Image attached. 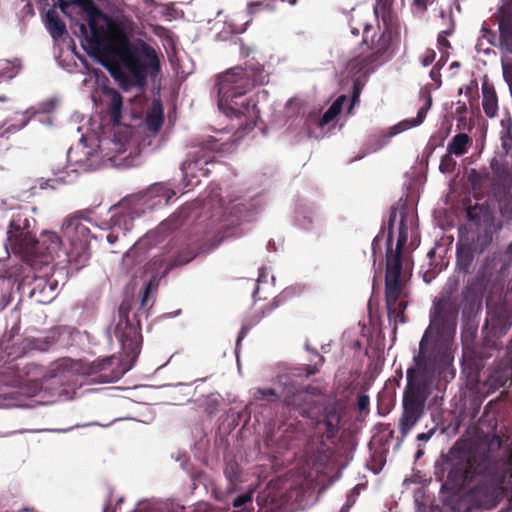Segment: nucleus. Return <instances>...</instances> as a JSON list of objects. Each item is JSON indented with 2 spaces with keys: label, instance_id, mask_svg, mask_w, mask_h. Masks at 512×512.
Listing matches in <instances>:
<instances>
[{
  "label": "nucleus",
  "instance_id": "nucleus-6",
  "mask_svg": "<svg viewBox=\"0 0 512 512\" xmlns=\"http://www.w3.org/2000/svg\"><path fill=\"white\" fill-rule=\"evenodd\" d=\"M176 195V191L168 183H157L150 186L145 192L122 200L109 210V219L103 220L98 227L108 231L106 240L114 244L125 237L134 226V220L146 211L168 204Z\"/></svg>",
  "mask_w": 512,
  "mask_h": 512
},
{
  "label": "nucleus",
  "instance_id": "nucleus-61",
  "mask_svg": "<svg viewBox=\"0 0 512 512\" xmlns=\"http://www.w3.org/2000/svg\"><path fill=\"white\" fill-rule=\"evenodd\" d=\"M75 48H76V45L72 42V47H71V49H72V52L76 55V53H75Z\"/></svg>",
  "mask_w": 512,
  "mask_h": 512
},
{
  "label": "nucleus",
  "instance_id": "nucleus-3",
  "mask_svg": "<svg viewBox=\"0 0 512 512\" xmlns=\"http://www.w3.org/2000/svg\"><path fill=\"white\" fill-rule=\"evenodd\" d=\"M90 219L84 211H77L64 217L60 231L66 242L52 230H42L35 239L30 231L27 218L17 215L7 231V241L14 252L30 254L31 268L68 264L75 269L85 266L90 258V243L97 236L91 233Z\"/></svg>",
  "mask_w": 512,
  "mask_h": 512
},
{
  "label": "nucleus",
  "instance_id": "nucleus-27",
  "mask_svg": "<svg viewBox=\"0 0 512 512\" xmlns=\"http://www.w3.org/2000/svg\"><path fill=\"white\" fill-rule=\"evenodd\" d=\"M483 94V110L489 118H493L498 110L497 95L493 87L488 85L482 86Z\"/></svg>",
  "mask_w": 512,
  "mask_h": 512
},
{
  "label": "nucleus",
  "instance_id": "nucleus-25",
  "mask_svg": "<svg viewBox=\"0 0 512 512\" xmlns=\"http://www.w3.org/2000/svg\"><path fill=\"white\" fill-rule=\"evenodd\" d=\"M25 119L21 123L20 128H25L27 125H31L33 128L37 126H50L53 124V117L49 113H36L34 107L27 109L25 113Z\"/></svg>",
  "mask_w": 512,
  "mask_h": 512
},
{
  "label": "nucleus",
  "instance_id": "nucleus-63",
  "mask_svg": "<svg viewBox=\"0 0 512 512\" xmlns=\"http://www.w3.org/2000/svg\"><path fill=\"white\" fill-rule=\"evenodd\" d=\"M297 0H290V5H295Z\"/></svg>",
  "mask_w": 512,
  "mask_h": 512
},
{
  "label": "nucleus",
  "instance_id": "nucleus-62",
  "mask_svg": "<svg viewBox=\"0 0 512 512\" xmlns=\"http://www.w3.org/2000/svg\"><path fill=\"white\" fill-rule=\"evenodd\" d=\"M422 454H423V452H422V451H418V452H417L416 457H417V458H420V457L422 456Z\"/></svg>",
  "mask_w": 512,
  "mask_h": 512
},
{
  "label": "nucleus",
  "instance_id": "nucleus-34",
  "mask_svg": "<svg viewBox=\"0 0 512 512\" xmlns=\"http://www.w3.org/2000/svg\"><path fill=\"white\" fill-rule=\"evenodd\" d=\"M21 70V63L19 59L5 60L0 64V78L11 80L18 75Z\"/></svg>",
  "mask_w": 512,
  "mask_h": 512
},
{
  "label": "nucleus",
  "instance_id": "nucleus-35",
  "mask_svg": "<svg viewBox=\"0 0 512 512\" xmlns=\"http://www.w3.org/2000/svg\"><path fill=\"white\" fill-rule=\"evenodd\" d=\"M400 131L401 130H396V131L395 130H389V131L378 130L377 131L378 133L372 135L374 142L369 144V150L371 152H374V151L381 149L383 146H385L388 143V141L393 136H395Z\"/></svg>",
  "mask_w": 512,
  "mask_h": 512
},
{
  "label": "nucleus",
  "instance_id": "nucleus-20",
  "mask_svg": "<svg viewBox=\"0 0 512 512\" xmlns=\"http://www.w3.org/2000/svg\"><path fill=\"white\" fill-rule=\"evenodd\" d=\"M44 26L52 39L57 41L67 36V27L65 22L60 18L55 7L49 8L45 12L43 19Z\"/></svg>",
  "mask_w": 512,
  "mask_h": 512
},
{
  "label": "nucleus",
  "instance_id": "nucleus-45",
  "mask_svg": "<svg viewBox=\"0 0 512 512\" xmlns=\"http://www.w3.org/2000/svg\"><path fill=\"white\" fill-rule=\"evenodd\" d=\"M269 278V271L265 268H261L259 270V276L257 278V284L260 285L262 283H266Z\"/></svg>",
  "mask_w": 512,
  "mask_h": 512
},
{
  "label": "nucleus",
  "instance_id": "nucleus-1",
  "mask_svg": "<svg viewBox=\"0 0 512 512\" xmlns=\"http://www.w3.org/2000/svg\"><path fill=\"white\" fill-rule=\"evenodd\" d=\"M459 307L449 299L434 301L430 322L413 355V367L407 370V387L403 396V413L399 431L405 438L420 420L427 389L432 379L450 365L456 351Z\"/></svg>",
  "mask_w": 512,
  "mask_h": 512
},
{
  "label": "nucleus",
  "instance_id": "nucleus-42",
  "mask_svg": "<svg viewBox=\"0 0 512 512\" xmlns=\"http://www.w3.org/2000/svg\"><path fill=\"white\" fill-rule=\"evenodd\" d=\"M475 49L477 53H483L485 55L495 54V51L491 47H484V40L481 37L477 40Z\"/></svg>",
  "mask_w": 512,
  "mask_h": 512
},
{
  "label": "nucleus",
  "instance_id": "nucleus-50",
  "mask_svg": "<svg viewBox=\"0 0 512 512\" xmlns=\"http://www.w3.org/2000/svg\"><path fill=\"white\" fill-rule=\"evenodd\" d=\"M413 4L420 9L425 10L426 9V0H414Z\"/></svg>",
  "mask_w": 512,
  "mask_h": 512
},
{
  "label": "nucleus",
  "instance_id": "nucleus-40",
  "mask_svg": "<svg viewBox=\"0 0 512 512\" xmlns=\"http://www.w3.org/2000/svg\"><path fill=\"white\" fill-rule=\"evenodd\" d=\"M435 58L436 52L433 49H427L421 60V63L424 67H428L434 62Z\"/></svg>",
  "mask_w": 512,
  "mask_h": 512
},
{
  "label": "nucleus",
  "instance_id": "nucleus-13",
  "mask_svg": "<svg viewBox=\"0 0 512 512\" xmlns=\"http://www.w3.org/2000/svg\"><path fill=\"white\" fill-rule=\"evenodd\" d=\"M83 14L84 22H76L78 31H74V34L80 39V45L88 57L93 58L97 56V45L99 44L96 22L104 19L105 14L93 0L85 7Z\"/></svg>",
  "mask_w": 512,
  "mask_h": 512
},
{
  "label": "nucleus",
  "instance_id": "nucleus-26",
  "mask_svg": "<svg viewBox=\"0 0 512 512\" xmlns=\"http://www.w3.org/2000/svg\"><path fill=\"white\" fill-rule=\"evenodd\" d=\"M164 109L160 100H154L145 117L146 128H162Z\"/></svg>",
  "mask_w": 512,
  "mask_h": 512
},
{
  "label": "nucleus",
  "instance_id": "nucleus-9",
  "mask_svg": "<svg viewBox=\"0 0 512 512\" xmlns=\"http://www.w3.org/2000/svg\"><path fill=\"white\" fill-rule=\"evenodd\" d=\"M108 333L110 339L112 340L114 337L121 348L119 366L112 369V366L118 360L111 356L98 360L95 369L102 373L101 380L103 382H114L132 368L140 353L142 337L138 327L129 321L128 314L123 306L120 307L119 319L113 332L109 331Z\"/></svg>",
  "mask_w": 512,
  "mask_h": 512
},
{
  "label": "nucleus",
  "instance_id": "nucleus-43",
  "mask_svg": "<svg viewBox=\"0 0 512 512\" xmlns=\"http://www.w3.org/2000/svg\"><path fill=\"white\" fill-rule=\"evenodd\" d=\"M441 60L439 62H437V64L431 69L430 71V77L433 81H440V69L441 67L445 64V60H443V62L440 64Z\"/></svg>",
  "mask_w": 512,
  "mask_h": 512
},
{
  "label": "nucleus",
  "instance_id": "nucleus-51",
  "mask_svg": "<svg viewBox=\"0 0 512 512\" xmlns=\"http://www.w3.org/2000/svg\"><path fill=\"white\" fill-rule=\"evenodd\" d=\"M305 132V134L307 135V137L309 138H315V139H318L320 138L321 136L317 135V134H314V132L316 130H303Z\"/></svg>",
  "mask_w": 512,
  "mask_h": 512
},
{
  "label": "nucleus",
  "instance_id": "nucleus-38",
  "mask_svg": "<svg viewBox=\"0 0 512 512\" xmlns=\"http://www.w3.org/2000/svg\"><path fill=\"white\" fill-rule=\"evenodd\" d=\"M252 499H253V490H249L245 493H242L241 495L237 496L234 500H233V507L235 508H238V507H241L247 503H250L252 502Z\"/></svg>",
  "mask_w": 512,
  "mask_h": 512
},
{
  "label": "nucleus",
  "instance_id": "nucleus-24",
  "mask_svg": "<svg viewBox=\"0 0 512 512\" xmlns=\"http://www.w3.org/2000/svg\"><path fill=\"white\" fill-rule=\"evenodd\" d=\"M431 105H432V99H431V97H428L426 99L425 104L418 109L415 117L406 118V119L400 121L399 123H397L393 126H390L389 128H409V129L417 128L424 122V120L427 116V112L430 109Z\"/></svg>",
  "mask_w": 512,
  "mask_h": 512
},
{
  "label": "nucleus",
  "instance_id": "nucleus-44",
  "mask_svg": "<svg viewBox=\"0 0 512 512\" xmlns=\"http://www.w3.org/2000/svg\"><path fill=\"white\" fill-rule=\"evenodd\" d=\"M369 403H370V400L367 395H360L358 397V407L361 411L368 409Z\"/></svg>",
  "mask_w": 512,
  "mask_h": 512
},
{
  "label": "nucleus",
  "instance_id": "nucleus-10",
  "mask_svg": "<svg viewBox=\"0 0 512 512\" xmlns=\"http://www.w3.org/2000/svg\"><path fill=\"white\" fill-rule=\"evenodd\" d=\"M396 248H392L386 255V305L390 321L404 323L403 312L406 302L401 299L403 290L401 249L408 240L407 226L401 219L397 228Z\"/></svg>",
  "mask_w": 512,
  "mask_h": 512
},
{
  "label": "nucleus",
  "instance_id": "nucleus-31",
  "mask_svg": "<svg viewBox=\"0 0 512 512\" xmlns=\"http://www.w3.org/2000/svg\"><path fill=\"white\" fill-rule=\"evenodd\" d=\"M470 142L468 135L460 133L452 138L448 144L447 150L450 154L457 156L463 155L467 152Z\"/></svg>",
  "mask_w": 512,
  "mask_h": 512
},
{
  "label": "nucleus",
  "instance_id": "nucleus-4",
  "mask_svg": "<svg viewBox=\"0 0 512 512\" xmlns=\"http://www.w3.org/2000/svg\"><path fill=\"white\" fill-rule=\"evenodd\" d=\"M265 83H268V74L254 58L243 66H235L219 74L214 86L219 111L229 119L244 118L245 121L237 128H255L260 120V111L247 93Z\"/></svg>",
  "mask_w": 512,
  "mask_h": 512
},
{
  "label": "nucleus",
  "instance_id": "nucleus-39",
  "mask_svg": "<svg viewBox=\"0 0 512 512\" xmlns=\"http://www.w3.org/2000/svg\"><path fill=\"white\" fill-rule=\"evenodd\" d=\"M512 130H504L501 134L502 147L506 153L512 152Z\"/></svg>",
  "mask_w": 512,
  "mask_h": 512
},
{
  "label": "nucleus",
  "instance_id": "nucleus-52",
  "mask_svg": "<svg viewBox=\"0 0 512 512\" xmlns=\"http://www.w3.org/2000/svg\"><path fill=\"white\" fill-rule=\"evenodd\" d=\"M258 98H263V99H267L268 97V91L263 89L261 91L258 92L257 94Z\"/></svg>",
  "mask_w": 512,
  "mask_h": 512
},
{
  "label": "nucleus",
  "instance_id": "nucleus-32",
  "mask_svg": "<svg viewBox=\"0 0 512 512\" xmlns=\"http://www.w3.org/2000/svg\"><path fill=\"white\" fill-rule=\"evenodd\" d=\"M340 414L334 407L326 409L324 424L327 429V436L333 437L337 432L340 424Z\"/></svg>",
  "mask_w": 512,
  "mask_h": 512
},
{
  "label": "nucleus",
  "instance_id": "nucleus-47",
  "mask_svg": "<svg viewBox=\"0 0 512 512\" xmlns=\"http://www.w3.org/2000/svg\"><path fill=\"white\" fill-rule=\"evenodd\" d=\"M433 434H434V430H430L427 433H420V434L417 435V440L418 441H422V442H426V441H428L432 437Z\"/></svg>",
  "mask_w": 512,
  "mask_h": 512
},
{
  "label": "nucleus",
  "instance_id": "nucleus-5",
  "mask_svg": "<svg viewBox=\"0 0 512 512\" xmlns=\"http://www.w3.org/2000/svg\"><path fill=\"white\" fill-rule=\"evenodd\" d=\"M69 360H63L56 365L49 373L36 364H26L22 368L9 363L8 372L13 374V379L7 384L20 388V393L35 398L33 403L18 404L19 406L33 407L35 405H46L56 401L72 398L69 389L63 388L64 381L68 379Z\"/></svg>",
  "mask_w": 512,
  "mask_h": 512
},
{
  "label": "nucleus",
  "instance_id": "nucleus-37",
  "mask_svg": "<svg viewBox=\"0 0 512 512\" xmlns=\"http://www.w3.org/2000/svg\"><path fill=\"white\" fill-rule=\"evenodd\" d=\"M56 107V100L54 98L46 99L42 102H40L37 106L34 107V111L36 113H49L51 114L52 111Z\"/></svg>",
  "mask_w": 512,
  "mask_h": 512
},
{
  "label": "nucleus",
  "instance_id": "nucleus-36",
  "mask_svg": "<svg viewBox=\"0 0 512 512\" xmlns=\"http://www.w3.org/2000/svg\"><path fill=\"white\" fill-rule=\"evenodd\" d=\"M90 2L91 0H68L59 4V7L61 12L70 18L68 14V9L70 7H78L83 12Z\"/></svg>",
  "mask_w": 512,
  "mask_h": 512
},
{
  "label": "nucleus",
  "instance_id": "nucleus-15",
  "mask_svg": "<svg viewBox=\"0 0 512 512\" xmlns=\"http://www.w3.org/2000/svg\"><path fill=\"white\" fill-rule=\"evenodd\" d=\"M216 163L211 160L204 149L196 150L181 166L183 180L187 187H194L200 183L201 177H207L211 172L210 166Z\"/></svg>",
  "mask_w": 512,
  "mask_h": 512
},
{
  "label": "nucleus",
  "instance_id": "nucleus-7",
  "mask_svg": "<svg viewBox=\"0 0 512 512\" xmlns=\"http://www.w3.org/2000/svg\"><path fill=\"white\" fill-rule=\"evenodd\" d=\"M171 220L162 222L154 230L148 232L123 255V260L141 257L151 253L148 268L156 275L167 274L172 268L185 265L195 257L192 250L180 248L172 241L166 242Z\"/></svg>",
  "mask_w": 512,
  "mask_h": 512
},
{
  "label": "nucleus",
  "instance_id": "nucleus-19",
  "mask_svg": "<svg viewBox=\"0 0 512 512\" xmlns=\"http://www.w3.org/2000/svg\"><path fill=\"white\" fill-rule=\"evenodd\" d=\"M285 117L292 119L288 128H306L305 118L308 113L303 106L302 101L297 97H291L284 107Z\"/></svg>",
  "mask_w": 512,
  "mask_h": 512
},
{
  "label": "nucleus",
  "instance_id": "nucleus-23",
  "mask_svg": "<svg viewBox=\"0 0 512 512\" xmlns=\"http://www.w3.org/2000/svg\"><path fill=\"white\" fill-rule=\"evenodd\" d=\"M489 383L494 388H500L507 383L512 384V362L510 360L502 361L492 371L489 376Z\"/></svg>",
  "mask_w": 512,
  "mask_h": 512
},
{
  "label": "nucleus",
  "instance_id": "nucleus-41",
  "mask_svg": "<svg viewBox=\"0 0 512 512\" xmlns=\"http://www.w3.org/2000/svg\"><path fill=\"white\" fill-rule=\"evenodd\" d=\"M238 465L230 463L226 466L225 474L230 481H234L238 478Z\"/></svg>",
  "mask_w": 512,
  "mask_h": 512
},
{
  "label": "nucleus",
  "instance_id": "nucleus-58",
  "mask_svg": "<svg viewBox=\"0 0 512 512\" xmlns=\"http://www.w3.org/2000/svg\"><path fill=\"white\" fill-rule=\"evenodd\" d=\"M452 32H453V30H452V29H446V30L441 31L439 34H442V35H444L445 37H447V36L451 35V34H452Z\"/></svg>",
  "mask_w": 512,
  "mask_h": 512
},
{
  "label": "nucleus",
  "instance_id": "nucleus-49",
  "mask_svg": "<svg viewBox=\"0 0 512 512\" xmlns=\"http://www.w3.org/2000/svg\"><path fill=\"white\" fill-rule=\"evenodd\" d=\"M247 331L248 327L244 325L237 338V347L239 346L240 341L246 336Z\"/></svg>",
  "mask_w": 512,
  "mask_h": 512
},
{
  "label": "nucleus",
  "instance_id": "nucleus-29",
  "mask_svg": "<svg viewBox=\"0 0 512 512\" xmlns=\"http://www.w3.org/2000/svg\"><path fill=\"white\" fill-rule=\"evenodd\" d=\"M252 21V17L247 14V11H241L234 14L230 20H226V25L230 28L232 34L244 33L249 24Z\"/></svg>",
  "mask_w": 512,
  "mask_h": 512
},
{
  "label": "nucleus",
  "instance_id": "nucleus-16",
  "mask_svg": "<svg viewBox=\"0 0 512 512\" xmlns=\"http://www.w3.org/2000/svg\"><path fill=\"white\" fill-rule=\"evenodd\" d=\"M76 56L81 61L83 66V70L80 72L94 79L96 89L91 92V99L93 104L97 107L102 104V99L101 96L98 95V90L101 92L102 96L105 97L113 93V91H116V89L111 87L110 79L101 69L91 65L87 58L83 55Z\"/></svg>",
  "mask_w": 512,
  "mask_h": 512
},
{
  "label": "nucleus",
  "instance_id": "nucleus-57",
  "mask_svg": "<svg viewBox=\"0 0 512 512\" xmlns=\"http://www.w3.org/2000/svg\"><path fill=\"white\" fill-rule=\"evenodd\" d=\"M351 34L354 36H358L360 34V31L357 27L351 26Z\"/></svg>",
  "mask_w": 512,
  "mask_h": 512
},
{
  "label": "nucleus",
  "instance_id": "nucleus-18",
  "mask_svg": "<svg viewBox=\"0 0 512 512\" xmlns=\"http://www.w3.org/2000/svg\"><path fill=\"white\" fill-rule=\"evenodd\" d=\"M278 383L282 386V400L286 405L299 409L308 400V391L299 384L298 380L280 376Z\"/></svg>",
  "mask_w": 512,
  "mask_h": 512
},
{
  "label": "nucleus",
  "instance_id": "nucleus-11",
  "mask_svg": "<svg viewBox=\"0 0 512 512\" xmlns=\"http://www.w3.org/2000/svg\"><path fill=\"white\" fill-rule=\"evenodd\" d=\"M355 81L356 77L346 75V69H344L339 81V86L345 93L338 96L325 112L322 113L321 110L317 109L309 111L305 118L306 128H324L334 121L344 110L347 115L351 114L355 105L360 101V97L358 100L354 101L353 88Z\"/></svg>",
  "mask_w": 512,
  "mask_h": 512
},
{
  "label": "nucleus",
  "instance_id": "nucleus-59",
  "mask_svg": "<svg viewBox=\"0 0 512 512\" xmlns=\"http://www.w3.org/2000/svg\"><path fill=\"white\" fill-rule=\"evenodd\" d=\"M458 67H460V62H458V61H453V62L451 63V65H450V68H451V69H452V68H458Z\"/></svg>",
  "mask_w": 512,
  "mask_h": 512
},
{
  "label": "nucleus",
  "instance_id": "nucleus-21",
  "mask_svg": "<svg viewBox=\"0 0 512 512\" xmlns=\"http://www.w3.org/2000/svg\"><path fill=\"white\" fill-rule=\"evenodd\" d=\"M107 98V113L114 124V128H134L130 124H122L123 118V97L116 90L113 93L105 96Z\"/></svg>",
  "mask_w": 512,
  "mask_h": 512
},
{
  "label": "nucleus",
  "instance_id": "nucleus-48",
  "mask_svg": "<svg viewBox=\"0 0 512 512\" xmlns=\"http://www.w3.org/2000/svg\"><path fill=\"white\" fill-rule=\"evenodd\" d=\"M150 285H151V283L146 284V286H145V288L143 290V295H142V300H141V305L142 306H144L145 303H146V299H147V295L149 293Z\"/></svg>",
  "mask_w": 512,
  "mask_h": 512
},
{
  "label": "nucleus",
  "instance_id": "nucleus-64",
  "mask_svg": "<svg viewBox=\"0 0 512 512\" xmlns=\"http://www.w3.org/2000/svg\"><path fill=\"white\" fill-rule=\"evenodd\" d=\"M463 478L464 479L468 478V472L467 471H465Z\"/></svg>",
  "mask_w": 512,
  "mask_h": 512
},
{
  "label": "nucleus",
  "instance_id": "nucleus-55",
  "mask_svg": "<svg viewBox=\"0 0 512 512\" xmlns=\"http://www.w3.org/2000/svg\"><path fill=\"white\" fill-rule=\"evenodd\" d=\"M392 241H393V231H392V228H390V232H389L388 238H387V244L389 247L392 245Z\"/></svg>",
  "mask_w": 512,
  "mask_h": 512
},
{
  "label": "nucleus",
  "instance_id": "nucleus-2",
  "mask_svg": "<svg viewBox=\"0 0 512 512\" xmlns=\"http://www.w3.org/2000/svg\"><path fill=\"white\" fill-rule=\"evenodd\" d=\"M168 140L167 130H85L67 153L69 164L53 168L54 177L41 188L74 182L80 172L106 167L128 168L144 151L160 148Z\"/></svg>",
  "mask_w": 512,
  "mask_h": 512
},
{
  "label": "nucleus",
  "instance_id": "nucleus-33",
  "mask_svg": "<svg viewBox=\"0 0 512 512\" xmlns=\"http://www.w3.org/2000/svg\"><path fill=\"white\" fill-rule=\"evenodd\" d=\"M281 388L278 393L275 389L265 388V389H254L252 392V397L255 402H274L278 399H282V386L279 384Z\"/></svg>",
  "mask_w": 512,
  "mask_h": 512
},
{
  "label": "nucleus",
  "instance_id": "nucleus-22",
  "mask_svg": "<svg viewBox=\"0 0 512 512\" xmlns=\"http://www.w3.org/2000/svg\"><path fill=\"white\" fill-rule=\"evenodd\" d=\"M3 268L4 263L0 260V311L9 305L16 282L15 272H4Z\"/></svg>",
  "mask_w": 512,
  "mask_h": 512
},
{
  "label": "nucleus",
  "instance_id": "nucleus-46",
  "mask_svg": "<svg viewBox=\"0 0 512 512\" xmlns=\"http://www.w3.org/2000/svg\"><path fill=\"white\" fill-rule=\"evenodd\" d=\"M437 41H438V44L441 47H444V48H450L451 47L450 42L448 41L447 37H445L442 34H438Z\"/></svg>",
  "mask_w": 512,
  "mask_h": 512
},
{
  "label": "nucleus",
  "instance_id": "nucleus-53",
  "mask_svg": "<svg viewBox=\"0 0 512 512\" xmlns=\"http://www.w3.org/2000/svg\"><path fill=\"white\" fill-rule=\"evenodd\" d=\"M251 52H252V49H251V48H249V47H247V48L242 47V49H241V53H242L244 56H246V57H248V56L251 54Z\"/></svg>",
  "mask_w": 512,
  "mask_h": 512
},
{
  "label": "nucleus",
  "instance_id": "nucleus-8",
  "mask_svg": "<svg viewBox=\"0 0 512 512\" xmlns=\"http://www.w3.org/2000/svg\"><path fill=\"white\" fill-rule=\"evenodd\" d=\"M384 23L385 28L377 39H375V32L371 35V39H369L370 32L373 31V26L369 23L364 24L361 45H366L369 50H372V53L365 57H354L345 67L346 75L356 77L353 88L354 101L358 100L360 97L368 77L393 56L391 47L393 43L398 40L399 32L396 28L387 25L385 19Z\"/></svg>",
  "mask_w": 512,
  "mask_h": 512
},
{
  "label": "nucleus",
  "instance_id": "nucleus-12",
  "mask_svg": "<svg viewBox=\"0 0 512 512\" xmlns=\"http://www.w3.org/2000/svg\"><path fill=\"white\" fill-rule=\"evenodd\" d=\"M261 207L258 202H246L238 198H231L226 201L221 194V189L218 187L211 189L204 203V208H212L215 216L219 214L227 218H236L237 220L249 219Z\"/></svg>",
  "mask_w": 512,
  "mask_h": 512
},
{
  "label": "nucleus",
  "instance_id": "nucleus-56",
  "mask_svg": "<svg viewBox=\"0 0 512 512\" xmlns=\"http://www.w3.org/2000/svg\"><path fill=\"white\" fill-rule=\"evenodd\" d=\"M147 271H149V272L152 274V279H150V282H149V283L153 282V280H155L157 277H162V274H160V275H156V274H155L154 272H152V271H151V269H149L148 267H147ZM164 275H165V274H163V276H164Z\"/></svg>",
  "mask_w": 512,
  "mask_h": 512
},
{
  "label": "nucleus",
  "instance_id": "nucleus-30",
  "mask_svg": "<svg viewBox=\"0 0 512 512\" xmlns=\"http://www.w3.org/2000/svg\"><path fill=\"white\" fill-rule=\"evenodd\" d=\"M95 63L100 64L103 66L111 77L119 84V87L127 92L130 90V88L133 86V83L122 73L114 69L107 61L99 58L98 56H95L91 58Z\"/></svg>",
  "mask_w": 512,
  "mask_h": 512
},
{
  "label": "nucleus",
  "instance_id": "nucleus-28",
  "mask_svg": "<svg viewBox=\"0 0 512 512\" xmlns=\"http://www.w3.org/2000/svg\"><path fill=\"white\" fill-rule=\"evenodd\" d=\"M138 44L140 46V53H141V55L144 58H146L148 61L153 63L151 66L143 65V66L140 67L141 71L143 72V74L146 75L148 72H150L151 75H154V74L158 73L159 66L156 63V51H155V49L152 46H150L149 44H147L143 40H139Z\"/></svg>",
  "mask_w": 512,
  "mask_h": 512
},
{
  "label": "nucleus",
  "instance_id": "nucleus-14",
  "mask_svg": "<svg viewBox=\"0 0 512 512\" xmlns=\"http://www.w3.org/2000/svg\"><path fill=\"white\" fill-rule=\"evenodd\" d=\"M34 270L30 283L24 281L23 285H30L29 296L41 304L50 303L57 294L58 281L54 276V266H38Z\"/></svg>",
  "mask_w": 512,
  "mask_h": 512
},
{
  "label": "nucleus",
  "instance_id": "nucleus-17",
  "mask_svg": "<svg viewBox=\"0 0 512 512\" xmlns=\"http://www.w3.org/2000/svg\"><path fill=\"white\" fill-rule=\"evenodd\" d=\"M480 32L481 38L486 41L487 45L496 46L497 40H499L501 48L512 54V18L499 22V37L485 21L482 23Z\"/></svg>",
  "mask_w": 512,
  "mask_h": 512
},
{
  "label": "nucleus",
  "instance_id": "nucleus-60",
  "mask_svg": "<svg viewBox=\"0 0 512 512\" xmlns=\"http://www.w3.org/2000/svg\"><path fill=\"white\" fill-rule=\"evenodd\" d=\"M89 83V79L88 78H85L82 82L83 86H87Z\"/></svg>",
  "mask_w": 512,
  "mask_h": 512
},
{
  "label": "nucleus",
  "instance_id": "nucleus-54",
  "mask_svg": "<svg viewBox=\"0 0 512 512\" xmlns=\"http://www.w3.org/2000/svg\"><path fill=\"white\" fill-rule=\"evenodd\" d=\"M172 512H186L185 508L180 505L173 506Z\"/></svg>",
  "mask_w": 512,
  "mask_h": 512
}]
</instances>
